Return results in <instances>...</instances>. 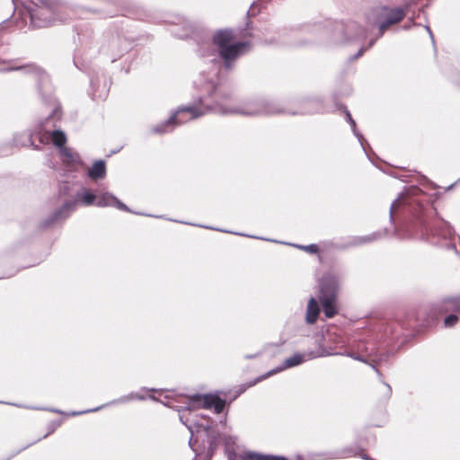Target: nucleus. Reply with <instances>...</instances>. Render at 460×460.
<instances>
[{
    "label": "nucleus",
    "mask_w": 460,
    "mask_h": 460,
    "mask_svg": "<svg viewBox=\"0 0 460 460\" xmlns=\"http://www.w3.org/2000/svg\"><path fill=\"white\" fill-rule=\"evenodd\" d=\"M457 322V317L454 314H451L449 316H447L446 319H445V325L447 327H451L453 326Z\"/></svg>",
    "instance_id": "a211bd4d"
},
{
    "label": "nucleus",
    "mask_w": 460,
    "mask_h": 460,
    "mask_svg": "<svg viewBox=\"0 0 460 460\" xmlns=\"http://www.w3.org/2000/svg\"><path fill=\"white\" fill-rule=\"evenodd\" d=\"M154 130H155V132H159V133H163V132L167 131L166 129H162L160 127L155 128Z\"/></svg>",
    "instance_id": "412c9836"
},
{
    "label": "nucleus",
    "mask_w": 460,
    "mask_h": 460,
    "mask_svg": "<svg viewBox=\"0 0 460 460\" xmlns=\"http://www.w3.org/2000/svg\"><path fill=\"white\" fill-rule=\"evenodd\" d=\"M244 460H287L285 457L282 456H266V455H261L257 453H245L243 455Z\"/></svg>",
    "instance_id": "4468645a"
},
{
    "label": "nucleus",
    "mask_w": 460,
    "mask_h": 460,
    "mask_svg": "<svg viewBox=\"0 0 460 460\" xmlns=\"http://www.w3.org/2000/svg\"><path fill=\"white\" fill-rule=\"evenodd\" d=\"M216 112L220 114H242V115H255L262 113V111L251 108H241L234 106L217 105L215 108Z\"/></svg>",
    "instance_id": "423d86ee"
},
{
    "label": "nucleus",
    "mask_w": 460,
    "mask_h": 460,
    "mask_svg": "<svg viewBox=\"0 0 460 460\" xmlns=\"http://www.w3.org/2000/svg\"><path fill=\"white\" fill-rule=\"evenodd\" d=\"M347 117H348V120L349 121V123L352 126L353 130L355 131V128H356L355 121L351 119L350 114L349 112L347 113Z\"/></svg>",
    "instance_id": "aec40b11"
},
{
    "label": "nucleus",
    "mask_w": 460,
    "mask_h": 460,
    "mask_svg": "<svg viewBox=\"0 0 460 460\" xmlns=\"http://www.w3.org/2000/svg\"><path fill=\"white\" fill-rule=\"evenodd\" d=\"M50 10L45 4L40 7L35 13L31 14L32 22L38 27H44L50 25L52 20L49 18Z\"/></svg>",
    "instance_id": "6e6552de"
},
{
    "label": "nucleus",
    "mask_w": 460,
    "mask_h": 460,
    "mask_svg": "<svg viewBox=\"0 0 460 460\" xmlns=\"http://www.w3.org/2000/svg\"><path fill=\"white\" fill-rule=\"evenodd\" d=\"M180 419L188 427L190 431L192 433L193 432V424H194V422L189 417H185L183 414H181ZM195 425L198 428L204 429L205 430H208L209 429V426L208 424V420H206L205 419H201L199 421L195 422Z\"/></svg>",
    "instance_id": "ddd939ff"
},
{
    "label": "nucleus",
    "mask_w": 460,
    "mask_h": 460,
    "mask_svg": "<svg viewBox=\"0 0 460 460\" xmlns=\"http://www.w3.org/2000/svg\"><path fill=\"white\" fill-rule=\"evenodd\" d=\"M51 138L55 146H58L59 149L61 147H65L64 145L66 141V137L62 131L56 130L51 134Z\"/></svg>",
    "instance_id": "dca6fc26"
},
{
    "label": "nucleus",
    "mask_w": 460,
    "mask_h": 460,
    "mask_svg": "<svg viewBox=\"0 0 460 460\" xmlns=\"http://www.w3.org/2000/svg\"><path fill=\"white\" fill-rule=\"evenodd\" d=\"M89 177L93 180L102 179L106 174L105 164L103 161H97L90 169Z\"/></svg>",
    "instance_id": "9d476101"
},
{
    "label": "nucleus",
    "mask_w": 460,
    "mask_h": 460,
    "mask_svg": "<svg viewBox=\"0 0 460 460\" xmlns=\"http://www.w3.org/2000/svg\"><path fill=\"white\" fill-rule=\"evenodd\" d=\"M205 113L206 111H198L194 107L181 108L179 109L162 127H170L171 125L176 126L191 119L198 118Z\"/></svg>",
    "instance_id": "20e7f679"
},
{
    "label": "nucleus",
    "mask_w": 460,
    "mask_h": 460,
    "mask_svg": "<svg viewBox=\"0 0 460 460\" xmlns=\"http://www.w3.org/2000/svg\"><path fill=\"white\" fill-rule=\"evenodd\" d=\"M338 287V280L333 276L325 277L321 283L320 300L326 317H333L337 314L335 290Z\"/></svg>",
    "instance_id": "f03ea898"
},
{
    "label": "nucleus",
    "mask_w": 460,
    "mask_h": 460,
    "mask_svg": "<svg viewBox=\"0 0 460 460\" xmlns=\"http://www.w3.org/2000/svg\"><path fill=\"white\" fill-rule=\"evenodd\" d=\"M199 408H214L217 413H220L225 408V401L213 394L199 395L190 398L188 405L184 409L192 411Z\"/></svg>",
    "instance_id": "7ed1b4c3"
},
{
    "label": "nucleus",
    "mask_w": 460,
    "mask_h": 460,
    "mask_svg": "<svg viewBox=\"0 0 460 460\" xmlns=\"http://www.w3.org/2000/svg\"><path fill=\"white\" fill-rule=\"evenodd\" d=\"M75 204L76 201L68 202L65 204L60 213H62L63 211H66V213L64 215H57V218L66 217L72 210H74Z\"/></svg>",
    "instance_id": "f3484780"
},
{
    "label": "nucleus",
    "mask_w": 460,
    "mask_h": 460,
    "mask_svg": "<svg viewBox=\"0 0 460 460\" xmlns=\"http://www.w3.org/2000/svg\"><path fill=\"white\" fill-rule=\"evenodd\" d=\"M384 16L385 20L380 22V31L382 32L391 24L400 22L405 16V13L402 9L395 8L385 10Z\"/></svg>",
    "instance_id": "39448f33"
},
{
    "label": "nucleus",
    "mask_w": 460,
    "mask_h": 460,
    "mask_svg": "<svg viewBox=\"0 0 460 460\" xmlns=\"http://www.w3.org/2000/svg\"><path fill=\"white\" fill-rule=\"evenodd\" d=\"M234 35L231 31L222 30L214 36V42L218 47L219 52L226 67L230 66V62L249 49L248 43H233Z\"/></svg>",
    "instance_id": "f257e3e1"
},
{
    "label": "nucleus",
    "mask_w": 460,
    "mask_h": 460,
    "mask_svg": "<svg viewBox=\"0 0 460 460\" xmlns=\"http://www.w3.org/2000/svg\"><path fill=\"white\" fill-rule=\"evenodd\" d=\"M305 360V356L304 355L296 354V355L287 358L284 361L283 366L281 367H279V368L270 372L268 376H270L271 374L278 373V372H279V371H281L283 369H286V368H289V367H293L298 366L301 363H303Z\"/></svg>",
    "instance_id": "1a4fd4ad"
},
{
    "label": "nucleus",
    "mask_w": 460,
    "mask_h": 460,
    "mask_svg": "<svg viewBox=\"0 0 460 460\" xmlns=\"http://www.w3.org/2000/svg\"><path fill=\"white\" fill-rule=\"evenodd\" d=\"M59 153L63 162L67 165H75L80 163L78 155L66 147H61Z\"/></svg>",
    "instance_id": "9b49d317"
},
{
    "label": "nucleus",
    "mask_w": 460,
    "mask_h": 460,
    "mask_svg": "<svg viewBox=\"0 0 460 460\" xmlns=\"http://www.w3.org/2000/svg\"><path fill=\"white\" fill-rule=\"evenodd\" d=\"M78 197H80L82 202L85 206H90L95 204L97 196L93 194L91 191L84 190H83Z\"/></svg>",
    "instance_id": "2eb2a0df"
},
{
    "label": "nucleus",
    "mask_w": 460,
    "mask_h": 460,
    "mask_svg": "<svg viewBox=\"0 0 460 460\" xmlns=\"http://www.w3.org/2000/svg\"><path fill=\"white\" fill-rule=\"evenodd\" d=\"M9 68L8 67H5V66H2V68H1V71L4 72V71H8Z\"/></svg>",
    "instance_id": "4be33fe9"
},
{
    "label": "nucleus",
    "mask_w": 460,
    "mask_h": 460,
    "mask_svg": "<svg viewBox=\"0 0 460 460\" xmlns=\"http://www.w3.org/2000/svg\"><path fill=\"white\" fill-rule=\"evenodd\" d=\"M95 205L99 207H116L121 210H128V208L125 204L119 201L115 196L108 192L97 196Z\"/></svg>",
    "instance_id": "0eeeda50"
},
{
    "label": "nucleus",
    "mask_w": 460,
    "mask_h": 460,
    "mask_svg": "<svg viewBox=\"0 0 460 460\" xmlns=\"http://www.w3.org/2000/svg\"><path fill=\"white\" fill-rule=\"evenodd\" d=\"M319 314V307L316 300L312 297L307 305V311H306V322L308 323H314Z\"/></svg>",
    "instance_id": "f8f14e48"
},
{
    "label": "nucleus",
    "mask_w": 460,
    "mask_h": 460,
    "mask_svg": "<svg viewBox=\"0 0 460 460\" xmlns=\"http://www.w3.org/2000/svg\"><path fill=\"white\" fill-rule=\"evenodd\" d=\"M303 249L307 251V252H316L317 246L314 245V244H311V245L303 247Z\"/></svg>",
    "instance_id": "6ab92c4d"
}]
</instances>
